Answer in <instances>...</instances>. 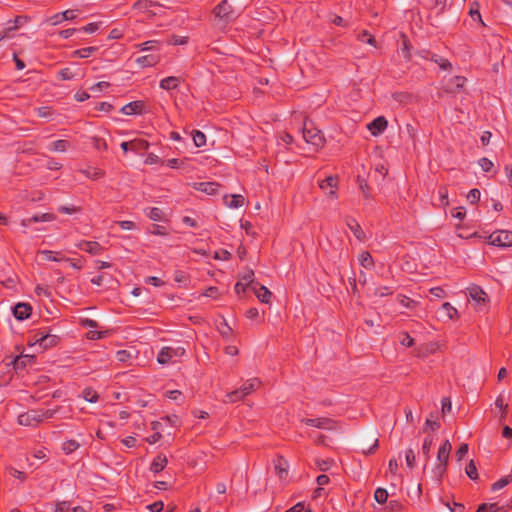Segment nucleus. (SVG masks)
I'll list each match as a JSON object with an SVG mask.
<instances>
[{
	"label": "nucleus",
	"mask_w": 512,
	"mask_h": 512,
	"mask_svg": "<svg viewBox=\"0 0 512 512\" xmlns=\"http://www.w3.org/2000/svg\"><path fill=\"white\" fill-rule=\"evenodd\" d=\"M83 397L87 402L94 403L98 399V394L92 389H85L83 391Z\"/></svg>",
	"instance_id": "58836bf2"
},
{
	"label": "nucleus",
	"mask_w": 512,
	"mask_h": 512,
	"mask_svg": "<svg viewBox=\"0 0 512 512\" xmlns=\"http://www.w3.org/2000/svg\"><path fill=\"white\" fill-rule=\"evenodd\" d=\"M467 452H468V445L462 444L460 446V448L458 449V451L456 452L457 460L461 461L464 458V456L467 454Z\"/></svg>",
	"instance_id": "6e6d98bb"
},
{
	"label": "nucleus",
	"mask_w": 512,
	"mask_h": 512,
	"mask_svg": "<svg viewBox=\"0 0 512 512\" xmlns=\"http://www.w3.org/2000/svg\"><path fill=\"white\" fill-rule=\"evenodd\" d=\"M180 83V78L175 76H170L167 78H164L160 81V87L164 90H171L178 87Z\"/></svg>",
	"instance_id": "412c9836"
},
{
	"label": "nucleus",
	"mask_w": 512,
	"mask_h": 512,
	"mask_svg": "<svg viewBox=\"0 0 512 512\" xmlns=\"http://www.w3.org/2000/svg\"><path fill=\"white\" fill-rule=\"evenodd\" d=\"M223 200L225 206L230 209H238L245 204L244 197L239 194L225 195Z\"/></svg>",
	"instance_id": "f8f14e48"
},
{
	"label": "nucleus",
	"mask_w": 512,
	"mask_h": 512,
	"mask_svg": "<svg viewBox=\"0 0 512 512\" xmlns=\"http://www.w3.org/2000/svg\"><path fill=\"white\" fill-rule=\"evenodd\" d=\"M468 293L470 298L478 304H484L487 300V294L479 286H470Z\"/></svg>",
	"instance_id": "ddd939ff"
},
{
	"label": "nucleus",
	"mask_w": 512,
	"mask_h": 512,
	"mask_svg": "<svg viewBox=\"0 0 512 512\" xmlns=\"http://www.w3.org/2000/svg\"><path fill=\"white\" fill-rule=\"evenodd\" d=\"M452 408V403L450 398L444 397L442 399V413L445 414L447 412H450Z\"/></svg>",
	"instance_id": "4d7b16f0"
},
{
	"label": "nucleus",
	"mask_w": 512,
	"mask_h": 512,
	"mask_svg": "<svg viewBox=\"0 0 512 512\" xmlns=\"http://www.w3.org/2000/svg\"><path fill=\"white\" fill-rule=\"evenodd\" d=\"M218 331L226 339H229L232 335V329L225 320L218 325Z\"/></svg>",
	"instance_id": "473e14b6"
},
{
	"label": "nucleus",
	"mask_w": 512,
	"mask_h": 512,
	"mask_svg": "<svg viewBox=\"0 0 512 512\" xmlns=\"http://www.w3.org/2000/svg\"><path fill=\"white\" fill-rule=\"evenodd\" d=\"M97 50L96 47H86V48H83V49H79V50H75L73 53H72V56L73 57H78V58H88L90 57L95 51Z\"/></svg>",
	"instance_id": "c756f323"
},
{
	"label": "nucleus",
	"mask_w": 512,
	"mask_h": 512,
	"mask_svg": "<svg viewBox=\"0 0 512 512\" xmlns=\"http://www.w3.org/2000/svg\"><path fill=\"white\" fill-rule=\"evenodd\" d=\"M320 188L325 191L330 197H336L337 178L329 176L319 184Z\"/></svg>",
	"instance_id": "9b49d317"
},
{
	"label": "nucleus",
	"mask_w": 512,
	"mask_h": 512,
	"mask_svg": "<svg viewBox=\"0 0 512 512\" xmlns=\"http://www.w3.org/2000/svg\"><path fill=\"white\" fill-rule=\"evenodd\" d=\"M167 458L165 456H161L159 455L158 457H156L152 464H151V471L155 472V473H158L160 471H162L166 465H167Z\"/></svg>",
	"instance_id": "b1692460"
},
{
	"label": "nucleus",
	"mask_w": 512,
	"mask_h": 512,
	"mask_svg": "<svg viewBox=\"0 0 512 512\" xmlns=\"http://www.w3.org/2000/svg\"><path fill=\"white\" fill-rule=\"evenodd\" d=\"M466 80L462 76H455L447 83V91L449 92H457L461 88H463Z\"/></svg>",
	"instance_id": "aec40b11"
},
{
	"label": "nucleus",
	"mask_w": 512,
	"mask_h": 512,
	"mask_svg": "<svg viewBox=\"0 0 512 512\" xmlns=\"http://www.w3.org/2000/svg\"><path fill=\"white\" fill-rule=\"evenodd\" d=\"M32 358V356L26 354V355H21V356H18L15 358L14 360V365L15 367L19 368V367H23L26 365V362L29 361L30 359Z\"/></svg>",
	"instance_id": "a18cd8bd"
},
{
	"label": "nucleus",
	"mask_w": 512,
	"mask_h": 512,
	"mask_svg": "<svg viewBox=\"0 0 512 512\" xmlns=\"http://www.w3.org/2000/svg\"><path fill=\"white\" fill-rule=\"evenodd\" d=\"M75 32H76V29L70 28V29L60 31L59 35H60V37L67 39V38H70Z\"/></svg>",
	"instance_id": "69168bd1"
},
{
	"label": "nucleus",
	"mask_w": 512,
	"mask_h": 512,
	"mask_svg": "<svg viewBox=\"0 0 512 512\" xmlns=\"http://www.w3.org/2000/svg\"><path fill=\"white\" fill-rule=\"evenodd\" d=\"M388 126V121L384 116L375 118L372 122L367 124V129L373 136L381 135Z\"/></svg>",
	"instance_id": "6e6552de"
},
{
	"label": "nucleus",
	"mask_w": 512,
	"mask_h": 512,
	"mask_svg": "<svg viewBox=\"0 0 512 512\" xmlns=\"http://www.w3.org/2000/svg\"><path fill=\"white\" fill-rule=\"evenodd\" d=\"M488 243L502 248L511 247L512 232L507 230L496 231L488 237Z\"/></svg>",
	"instance_id": "423d86ee"
},
{
	"label": "nucleus",
	"mask_w": 512,
	"mask_h": 512,
	"mask_svg": "<svg viewBox=\"0 0 512 512\" xmlns=\"http://www.w3.org/2000/svg\"><path fill=\"white\" fill-rule=\"evenodd\" d=\"M374 498L380 504L385 503L388 498L387 490L384 488H378L374 493Z\"/></svg>",
	"instance_id": "e433bc0d"
},
{
	"label": "nucleus",
	"mask_w": 512,
	"mask_h": 512,
	"mask_svg": "<svg viewBox=\"0 0 512 512\" xmlns=\"http://www.w3.org/2000/svg\"><path fill=\"white\" fill-rule=\"evenodd\" d=\"M260 385L261 381L258 378H251L247 380L239 389L227 393L226 399L224 401L227 403H233L235 401L242 400L244 397L260 387Z\"/></svg>",
	"instance_id": "f257e3e1"
},
{
	"label": "nucleus",
	"mask_w": 512,
	"mask_h": 512,
	"mask_svg": "<svg viewBox=\"0 0 512 512\" xmlns=\"http://www.w3.org/2000/svg\"><path fill=\"white\" fill-rule=\"evenodd\" d=\"M156 44H157L156 40H150V41H147V42L137 45V47H139L141 51H150V50L154 49Z\"/></svg>",
	"instance_id": "603ef678"
},
{
	"label": "nucleus",
	"mask_w": 512,
	"mask_h": 512,
	"mask_svg": "<svg viewBox=\"0 0 512 512\" xmlns=\"http://www.w3.org/2000/svg\"><path fill=\"white\" fill-rule=\"evenodd\" d=\"M478 164L484 172H489L493 168V162L487 158H481Z\"/></svg>",
	"instance_id": "c03bdc74"
},
{
	"label": "nucleus",
	"mask_w": 512,
	"mask_h": 512,
	"mask_svg": "<svg viewBox=\"0 0 512 512\" xmlns=\"http://www.w3.org/2000/svg\"><path fill=\"white\" fill-rule=\"evenodd\" d=\"M400 342L403 346L410 347L413 345L414 340L408 334H403V337Z\"/></svg>",
	"instance_id": "0e129e2a"
},
{
	"label": "nucleus",
	"mask_w": 512,
	"mask_h": 512,
	"mask_svg": "<svg viewBox=\"0 0 512 512\" xmlns=\"http://www.w3.org/2000/svg\"><path fill=\"white\" fill-rule=\"evenodd\" d=\"M79 447V444L75 440H68L63 443V450L66 454H70Z\"/></svg>",
	"instance_id": "4c0bfd02"
},
{
	"label": "nucleus",
	"mask_w": 512,
	"mask_h": 512,
	"mask_svg": "<svg viewBox=\"0 0 512 512\" xmlns=\"http://www.w3.org/2000/svg\"><path fill=\"white\" fill-rule=\"evenodd\" d=\"M108 333V331H89L87 333V337L91 340H94V339H101L103 337H105V335Z\"/></svg>",
	"instance_id": "864d4df0"
},
{
	"label": "nucleus",
	"mask_w": 512,
	"mask_h": 512,
	"mask_svg": "<svg viewBox=\"0 0 512 512\" xmlns=\"http://www.w3.org/2000/svg\"><path fill=\"white\" fill-rule=\"evenodd\" d=\"M442 312L447 316L448 319H453L457 316L458 311L449 302H445L441 307Z\"/></svg>",
	"instance_id": "2f4dec72"
},
{
	"label": "nucleus",
	"mask_w": 512,
	"mask_h": 512,
	"mask_svg": "<svg viewBox=\"0 0 512 512\" xmlns=\"http://www.w3.org/2000/svg\"><path fill=\"white\" fill-rule=\"evenodd\" d=\"M76 17L75 10H66L61 13H57L47 19V22L52 26L59 25L64 21L73 20Z\"/></svg>",
	"instance_id": "9d476101"
},
{
	"label": "nucleus",
	"mask_w": 512,
	"mask_h": 512,
	"mask_svg": "<svg viewBox=\"0 0 512 512\" xmlns=\"http://www.w3.org/2000/svg\"><path fill=\"white\" fill-rule=\"evenodd\" d=\"M163 502L158 501L148 506L151 512H160L163 509Z\"/></svg>",
	"instance_id": "052dcab7"
},
{
	"label": "nucleus",
	"mask_w": 512,
	"mask_h": 512,
	"mask_svg": "<svg viewBox=\"0 0 512 512\" xmlns=\"http://www.w3.org/2000/svg\"><path fill=\"white\" fill-rule=\"evenodd\" d=\"M248 286L249 285L247 283H245L243 281H239L235 285V291H236L237 294L243 293V292L246 291Z\"/></svg>",
	"instance_id": "bf43d9fd"
},
{
	"label": "nucleus",
	"mask_w": 512,
	"mask_h": 512,
	"mask_svg": "<svg viewBox=\"0 0 512 512\" xmlns=\"http://www.w3.org/2000/svg\"><path fill=\"white\" fill-rule=\"evenodd\" d=\"M348 227L359 241L364 242L366 240V234L357 222L348 223Z\"/></svg>",
	"instance_id": "393cba45"
},
{
	"label": "nucleus",
	"mask_w": 512,
	"mask_h": 512,
	"mask_svg": "<svg viewBox=\"0 0 512 512\" xmlns=\"http://www.w3.org/2000/svg\"><path fill=\"white\" fill-rule=\"evenodd\" d=\"M219 185L214 182H200L195 183L194 188L198 191H201L207 195H214L218 191Z\"/></svg>",
	"instance_id": "2eb2a0df"
},
{
	"label": "nucleus",
	"mask_w": 512,
	"mask_h": 512,
	"mask_svg": "<svg viewBox=\"0 0 512 512\" xmlns=\"http://www.w3.org/2000/svg\"><path fill=\"white\" fill-rule=\"evenodd\" d=\"M35 293L38 296H44V297H47V298L51 297V291L47 287H45L43 285H37L35 287Z\"/></svg>",
	"instance_id": "49530a36"
},
{
	"label": "nucleus",
	"mask_w": 512,
	"mask_h": 512,
	"mask_svg": "<svg viewBox=\"0 0 512 512\" xmlns=\"http://www.w3.org/2000/svg\"><path fill=\"white\" fill-rule=\"evenodd\" d=\"M511 478H512L511 476H507V477H504V478L498 480L497 482H495L492 485V490L497 491V490L504 488L506 485L509 484V482L511 481Z\"/></svg>",
	"instance_id": "79ce46f5"
},
{
	"label": "nucleus",
	"mask_w": 512,
	"mask_h": 512,
	"mask_svg": "<svg viewBox=\"0 0 512 512\" xmlns=\"http://www.w3.org/2000/svg\"><path fill=\"white\" fill-rule=\"evenodd\" d=\"M143 108V102L141 101H134L126 104L122 107L121 112L125 115H133L137 114L141 111Z\"/></svg>",
	"instance_id": "6ab92c4d"
},
{
	"label": "nucleus",
	"mask_w": 512,
	"mask_h": 512,
	"mask_svg": "<svg viewBox=\"0 0 512 512\" xmlns=\"http://www.w3.org/2000/svg\"><path fill=\"white\" fill-rule=\"evenodd\" d=\"M358 39L367 42L369 45L376 46V40L375 38L370 35L367 31H363L361 34H359Z\"/></svg>",
	"instance_id": "a19ab883"
},
{
	"label": "nucleus",
	"mask_w": 512,
	"mask_h": 512,
	"mask_svg": "<svg viewBox=\"0 0 512 512\" xmlns=\"http://www.w3.org/2000/svg\"><path fill=\"white\" fill-rule=\"evenodd\" d=\"M288 463L287 461L282 458V457H279L276 462H275V471L277 473V475L279 476L280 479H285L286 476L288 475Z\"/></svg>",
	"instance_id": "a211bd4d"
},
{
	"label": "nucleus",
	"mask_w": 512,
	"mask_h": 512,
	"mask_svg": "<svg viewBox=\"0 0 512 512\" xmlns=\"http://www.w3.org/2000/svg\"><path fill=\"white\" fill-rule=\"evenodd\" d=\"M446 506L450 509L451 512H463L464 506L460 503H454L453 507H450L448 503H446Z\"/></svg>",
	"instance_id": "338daca9"
},
{
	"label": "nucleus",
	"mask_w": 512,
	"mask_h": 512,
	"mask_svg": "<svg viewBox=\"0 0 512 512\" xmlns=\"http://www.w3.org/2000/svg\"><path fill=\"white\" fill-rule=\"evenodd\" d=\"M214 15L219 21L229 23L238 17L239 12L236 11L226 0H223L215 7Z\"/></svg>",
	"instance_id": "20e7f679"
},
{
	"label": "nucleus",
	"mask_w": 512,
	"mask_h": 512,
	"mask_svg": "<svg viewBox=\"0 0 512 512\" xmlns=\"http://www.w3.org/2000/svg\"><path fill=\"white\" fill-rule=\"evenodd\" d=\"M432 444H433V441L431 438L427 437L424 442H423V445H422V452L424 454V456L426 457V459H428L429 457V452H430V449L432 447Z\"/></svg>",
	"instance_id": "de8ad7c7"
},
{
	"label": "nucleus",
	"mask_w": 512,
	"mask_h": 512,
	"mask_svg": "<svg viewBox=\"0 0 512 512\" xmlns=\"http://www.w3.org/2000/svg\"><path fill=\"white\" fill-rule=\"evenodd\" d=\"M157 62L158 58L153 55H146L136 59L137 65L142 68L154 66Z\"/></svg>",
	"instance_id": "5701e85b"
},
{
	"label": "nucleus",
	"mask_w": 512,
	"mask_h": 512,
	"mask_svg": "<svg viewBox=\"0 0 512 512\" xmlns=\"http://www.w3.org/2000/svg\"><path fill=\"white\" fill-rule=\"evenodd\" d=\"M161 6L158 2L154 0H139L134 7L143 11L147 12L150 15H156L157 13L155 11H152L151 8Z\"/></svg>",
	"instance_id": "f3484780"
},
{
	"label": "nucleus",
	"mask_w": 512,
	"mask_h": 512,
	"mask_svg": "<svg viewBox=\"0 0 512 512\" xmlns=\"http://www.w3.org/2000/svg\"><path fill=\"white\" fill-rule=\"evenodd\" d=\"M44 419L42 410H30L18 416V423L23 426H33Z\"/></svg>",
	"instance_id": "0eeeda50"
},
{
	"label": "nucleus",
	"mask_w": 512,
	"mask_h": 512,
	"mask_svg": "<svg viewBox=\"0 0 512 512\" xmlns=\"http://www.w3.org/2000/svg\"><path fill=\"white\" fill-rule=\"evenodd\" d=\"M466 474L469 478L471 479H476L478 474H477V469H476V466L474 464V462L471 460L469 462V464L466 466Z\"/></svg>",
	"instance_id": "37998d69"
},
{
	"label": "nucleus",
	"mask_w": 512,
	"mask_h": 512,
	"mask_svg": "<svg viewBox=\"0 0 512 512\" xmlns=\"http://www.w3.org/2000/svg\"><path fill=\"white\" fill-rule=\"evenodd\" d=\"M69 508V505L67 502H60L56 505L55 512H66Z\"/></svg>",
	"instance_id": "774afa93"
},
{
	"label": "nucleus",
	"mask_w": 512,
	"mask_h": 512,
	"mask_svg": "<svg viewBox=\"0 0 512 512\" xmlns=\"http://www.w3.org/2000/svg\"><path fill=\"white\" fill-rule=\"evenodd\" d=\"M68 147V142L65 140H57L51 143L49 149L54 152H64Z\"/></svg>",
	"instance_id": "f704fd0d"
},
{
	"label": "nucleus",
	"mask_w": 512,
	"mask_h": 512,
	"mask_svg": "<svg viewBox=\"0 0 512 512\" xmlns=\"http://www.w3.org/2000/svg\"><path fill=\"white\" fill-rule=\"evenodd\" d=\"M415 452L412 448H409L408 450H406L405 452V460H406V464L409 468H412L415 464Z\"/></svg>",
	"instance_id": "ea45409f"
},
{
	"label": "nucleus",
	"mask_w": 512,
	"mask_h": 512,
	"mask_svg": "<svg viewBox=\"0 0 512 512\" xmlns=\"http://www.w3.org/2000/svg\"><path fill=\"white\" fill-rule=\"evenodd\" d=\"M185 354L183 347H164L160 350L157 356L158 363L164 365L175 362Z\"/></svg>",
	"instance_id": "39448f33"
},
{
	"label": "nucleus",
	"mask_w": 512,
	"mask_h": 512,
	"mask_svg": "<svg viewBox=\"0 0 512 512\" xmlns=\"http://www.w3.org/2000/svg\"><path fill=\"white\" fill-rule=\"evenodd\" d=\"M496 504H482L478 507L477 512H497Z\"/></svg>",
	"instance_id": "3c124183"
},
{
	"label": "nucleus",
	"mask_w": 512,
	"mask_h": 512,
	"mask_svg": "<svg viewBox=\"0 0 512 512\" xmlns=\"http://www.w3.org/2000/svg\"><path fill=\"white\" fill-rule=\"evenodd\" d=\"M79 247L91 254H97L100 250V246L96 242H83L79 245Z\"/></svg>",
	"instance_id": "7c9ffc66"
},
{
	"label": "nucleus",
	"mask_w": 512,
	"mask_h": 512,
	"mask_svg": "<svg viewBox=\"0 0 512 512\" xmlns=\"http://www.w3.org/2000/svg\"><path fill=\"white\" fill-rule=\"evenodd\" d=\"M152 234L165 236L167 235V232L163 226L160 225H154L153 230L151 231Z\"/></svg>",
	"instance_id": "13d9d810"
},
{
	"label": "nucleus",
	"mask_w": 512,
	"mask_h": 512,
	"mask_svg": "<svg viewBox=\"0 0 512 512\" xmlns=\"http://www.w3.org/2000/svg\"><path fill=\"white\" fill-rule=\"evenodd\" d=\"M256 297L263 303H269L271 292L265 287L260 286L257 289H254Z\"/></svg>",
	"instance_id": "a878e982"
},
{
	"label": "nucleus",
	"mask_w": 512,
	"mask_h": 512,
	"mask_svg": "<svg viewBox=\"0 0 512 512\" xmlns=\"http://www.w3.org/2000/svg\"><path fill=\"white\" fill-rule=\"evenodd\" d=\"M57 341L58 337L56 335L45 334L38 337L35 340V343H37L41 348L47 349L49 347L56 345Z\"/></svg>",
	"instance_id": "dca6fc26"
},
{
	"label": "nucleus",
	"mask_w": 512,
	"mask_h": 512,
	"mask_svg": "<svg viewBox=\"0 0 512 512\" xmlns=\"http://www.w3.org/2000/svg\"><path fill=\"white\" fill-rule=\"evenodd\" d=\"M302 422H304L306 425L319 429L332 430L334 428V422L331 419L325 417L307 418L303 419Z\"/></svg>",
	"instance_id": "1a4fd4ad"
},
{
	"label": "nucleus",
	"mask_w": 512,
	"mask_h": 512,
	"mask_svg": "<svg viewBox=\"0 0 512 512\" xmlns=\"http://www.w3.org/2000/svg\"><path fill=\"white\" fill-rule=\"evenodd\" d=\"M58 76L62 80H70L74 77L73 73L68 68H64V69L60 70L58 73Z\"/></svg>",
	"instance_id": "5fc2aeb1"
},
{
	"label": "nucleus",
	"mask_w": 512,
	"mask_h": 512,
	"mask_svg": "<svg viewBox=\"0 0 512 512\" xmlns=\"http://www.w3.org/2000/svg\"><path fill=\"white\" fill-rule=\"evenodd\" d=\"M480 191L478 189H472L467 195V200L470 203H476L480 199Z\"/></svg>",
	"instance_id": "8fccbe9b"
},
{
	"label": "nucleus",
	"mask_w": 512,
	"mask_h": 512,
	"mask_svg": "<svg viewBox=\"0 0 512 512\" xmlns=\"http://www.w3.org/2000/svg\"><path fill=\"white\" fill-rule=\"evenodd\" d=\"M440 426V424L436 421H432L431 419H427L426 420V423H425V430H428V429H431V430H436L438 429Z\"/></svg>",
	"instance_id": "680f3d73"
},
{
	"label": "nucleus",
	"mask_w": 512,
	"mask_h": 512,
	"mask_svg": "<svg viewBox=\"0 0 512 512\" xmlns=\"http://www.w3.org/2000/svg\"><path fill=\"white\" fill-rule=\"evenodd\" d=\"M451 448H452V446L448 440L444 441V443L439 448L438 454H437L438 464L436 465V467L433 470L434 476L436 478H440L444 474V472L446 470V465H447V462L449 459V455L451 452Z\"/></svg>",
	"instance_id": "7ed1b4c3"
},
{
	"label": "nucleus",
	"mask_w": 512,
	"mask_h": 512,
	"mask_svg": "<svg viewBox=\"0 0 512 512\" xmlns=\"http://www.w3.org/2000/svg\"><path fill=\"white\" fill-rule=\"evenodd\" d=\"M31 220H33L34 223L50 222V221L55 220V215H53L51 213H43V214L35 215V216L31 217Z\"/></svg>",
	"instance_id": "c9c22d12"
},
{
	"label": "nucleus",
	"mask_w": 512,
	"mask_h": 512,
	"mask_svg": "<svg viewBox=\"0 0 512 512\" xmlns=\"http://www.w3.org/2000/svg\"><path fill=\"white\" fill-rule=\"evenodd\" d=\"M146 215L153 221H164L165 217L161 209L149 208L146 210Z\"/></svg>",
	"instance_id": "bb28decb"
},
{
	"label": "nucleus",
	"mask_w": 512,
	"mask_h": 512,
	"mask_svg": "<svg viewBox=\"0 0 512 512\" xmlns=\"http://www.w3.org/2000/svg\"><path fill=\"white\" fill-rule=\"evenodd\" d=\"M31 306L27 303H18L13 308V314L16 319L24 320L27 319L31 314Z\"/></svg>",
	"instance_id": "4468645a"
},
{
	"label": "nucleus",
	"mask_w": 512,
	"mask_h": 512,
	"mask_svg": "<svg viewBox=\"0 0 512 512\" xmlns=\"http://www.w3.org/2000/svg\"><path fill=\"white\" fill-rule=\"evenodd\" d=\"M160 162V158L155 154H149L145 160L146 164L153 165Z\"/></svg>",
	"instance_id": "e2e57ef3"
},
{
	"label": "nucleus",
	"mask_w": 512,
	"mask_h": 512,
	"mask_svg": "<svg viewBox=\"0 0 512 512\" xmlns=\"http://www.w3.org/2000/svg\"><path fill=\"white\" fill-rule=\"evenodd\" d=\"M302 134L306 143L316 148H321L325 143V138L322 135L321 131L314 127L312 122L306 121L304 123Z\"/></svg>",
	"instance_id": "f03ea898"
},
{
	"label": "nucleus",
	"mask_w": 512,
	"mask_h": 512,
	"mask_svg": "<svg viewBox=\"0 0 512 512\" xmlns=\"http://www.w3.org/2000/svg\"><path fill=\"white\" fill-rule=\"evenodd\" d=\"M108 87H109V83L108 82L101 81V82H98V83L94 84L93 86H91L90 90L93 93H98V92H102L104 89H106Z\"/></svg>",
	"instance_id": "09e8293b"
},
{
	"label": "nucleus",
	"mask_w": 512,
	"mask_h": 512,
	"mask_svg": "<svg viewBox=\"0 0 512 512\" xmlns=\"http://www.w3.org/2000/svg\"><path fill=\"white\" fill-rule=\"evenodd\" d=\"M192 138L196 147H202L206 143V136L201 131H194Z\"/></svg>",
	"instance_id": "72a5a7b5"
},
{
	"label": "nucleus",
	"mask_w": 512,
	"mask_h": 512,
	"mask_svg": "<svg viewBox=\"0 0 512 512\" xmlns=\"http://www.w3.org/2000/svg\"><path fill=\"white\" fill-rule=\"evenodd\" d=\"M358 261L360 265L365 269H371L374 266L373 258L367 251H364L359 254Z\"/></svg>",
	"instance_id": "4be33fe9"
},
{
	"label": "nucleus",
	"mask_w": 512,
	"mask_h": 512,
	"mask_svg": "<svg viewBox=\"0 0 512 512\" xmlns=\"http://www.w3.org/2000/svg\"><path fill=\"white\" fill-rule=\"evenodd\" d=\"M149 143L145 140H133L131 141V151L140 153L141 151L147 150Z\"/></svg>",
	"instance_id": "c85d7f7f"
},
{
	"label": "nucleus",
	"mask_w": 512,
	"mask_h": 512,
	"mask_svg": "<svg viewBox=\"0 0 512 512\" xmlns=\"http://www.w3.org/2000/svg\"><path fill=\"white\" fill-rule=\"evenodd\" d=\"M38 254L43 258V260L46 261H61L63 260V257L60 256L59 253H54L49 250H42L39 251Z\"/></svg>",
	"instance_id": "cd10ccee"
}]
</instances>
